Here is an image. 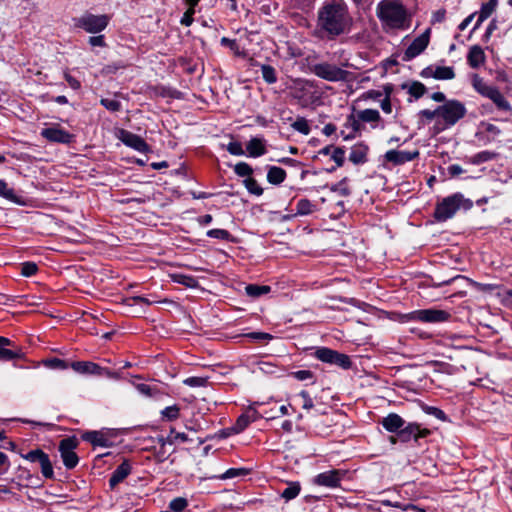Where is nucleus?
<instances>
[{"label":"nucleus","instance_id":"nucleus-51","mask_svg":"<svg viewBox=\"0 0 512 512\" xmlns=\"http://www.w3.org/2000/svg\"><path fill=\"white\" fill-rule=\"evenodd\" d=\"M38 267L34 262H24L21 264V275L30 277L36 274Z\"/></svg>","mask_w":512,"mask_h":512},{"label":"nucleus","instance_id":"nucleus-36","mask_svg":"<svg viewBox=\"0 0 512 512\" xmlns=\"http://www.w3.org/2000/svg\"><path fill=\"white\" fill-rule=\"evenodd\" d=\"M472 86L473 88L482 96H485L493 86L488 85L483 78H481L478 74H474L472 77Z\"/></svg>","mask_w":512,"mask_h":512},{"label":"nucleus","instance_id":"nucleus-46","mask_svg":"<svg viewBox=\"0 0 512 512\" xmlns=\"http://www.w3.org/2000/svg\"><path fill=\"white\" fill-rule=\"evenodd\" d=\"M234 172L240 177L248 178L253 173V169L249 164L245 162H239L234 166Z\"/></svg>","mask_w":512,"mask_h":512},{"label":"nucleus","instance_id":"nucleus-4","mask_svg":"<svg viewBox=\"0 0 512 512\" xmlns=\"http://www.w3.org/2000/svg\"><path fill=\"white\" fill-rule=\"evenodd\" d=\"M74 26L83 29L87 33L97 34L106 29L109 24L110 18L108 15H95L89 12L74 18Z\"/></svg>","mask_w":512,"mask_h":512},{"label":"nucleus","instance_id":"nucleus-43","mask_svg":"<svg viewBox=\"0 0 512 512\" xmlns=\"http://www.w3.org/2000/svg\"><path fill=\"white\" fill-rule=\"evenodd\" d=\"M188 506V501L184 497H177L170 501L169 509L173 512H182Z\"/></svg>","mask_w":512,"mask_h":512},{"label":"nucleus","instance_id":"nucleus-22","mask_svg":"<svg viewBox=\"0 0 512 512\" xmlns=\"http://www.w3.org/2000/svg\"><path fill=\"white\" fill-rule=\"evenodd\" d=\"M246 149L248 155L253 158L260 157L267 152L265 140L259 137L251 138L246 145Z\"/></svg>","mask_w":512,"mask_h":512},{"label":"nucleus","instance_id":"nucleus-55","mask_svg":"<svg viewBox=\"0 0 512 512\" xmlns=\"http://www.w3.org/2000/svg\"><path fill=\"white\" fill-rule=\"evenodd\" d=\"M136 390L146 396V397H152L155 395V391L156 389L151 387L150 385L148 384H144V383H137V384H134Z\"/></svg>","mask_w":512,"mask_h":512},{"label":"nucleus","instance_id":"nucleus-48","mask_svg":"<svg viewBox=\"0 0 512 512\" xmlns=\"http://www.w3.org/2000/svg\"><path fill=\"white\" fill-rule=\"evenodd\" d=\"M44 365L51 369L65 370L68 368V364L59 358H51L44 361Z\"/></svg>","mask_w":512,"mask_h":512},{"label":"nucleus","instance_id":"nucleus-41","mask_svg":"<svg viewBox=\"0 0 512 512\" xmlns=\"http://www.w3.org/2000/svg\"><path fill=\"white\" fill-rule=\"evenodd\" d=\"M244 185L251 194H254L256 196H260L263 194V189L260 187L258 182L252 177L246 178L244 180Z\"/></svg>","mask_w":512,"mask_h":512},{"label":"nucleus","instance_id":"nucleus-5","mask_svg":"<svg viewBox=\"0 0 512 512\" xmlns=\"http://www.w3.org/2000/svg\"><path fill=\"white\" fill-rule=\"evenodd\" d=\"M311 71L317 77L329 82L348 81L351 76L349 71L328 62L314 64Z\"/></svg>","mask_w":512,"mask_h":512},{"label":"nucleus","instance_id":"nucleus-16","mask_svg":"<svg viewBox=\"0 0 512 512\" xmlns=\"http://www.w3.org/2000/svg\"><path fill=\"white\" fill-rule=\"evenodd\" d=\"M119 139L128 147L135 149L138 152L144 153L148 151L147 143L138 135L133 134L126 130L120 131Z\"/></svg>","mask_w":512,"mask_h":512},{"label":"nucleus","instance_id":"nucleus-62","mask_svg":"<svg viewBox=\"0 0 512 512\" xmlns=\"http://www.w3.org/2000/svg\"><path fill=\"white\" fill-rule=\"evenodd\" d=\"M482 126L484 128V131L491 135L493 139L499 136L501 133L500 129L494 124L483 123Z\"/></svg>","mask_w":512,"mask_h":512},{"label":"nucleus","instance_id":"nucleus-58","mask_svg":"<svg viewBox=\"0 0 512 512\" xmlns=\"http://www.w3.org/2000/svg\"><path fill=\"white\" fill-rule=\"evenodd\" d=\"M207 380L202 377H189L184 380V384L190 387H201L206 384Z\"/></svg>","mask_w":512,"mask_h":512},{"label":"nucleus","instance_id":"nucleus-44","mask_svg":"<svg viewBox=\"0 0 512 512\" xmlns=\"http://www.w3.org/2000/svg\"><path fill=\"white\" fill-rule=\"evenodd\" d=\"M163 418L168 421L176 420L180 415V408L177 405L168 406L161 411Z\"/></svg>","mask_w":512,"mask_h":512},{"label":"nucleus","instance_id":"nucleus-9","mask_svg":"<svg viewBox=\"0 0 512 512\" xmlns=\"http://www.w3.org/2000/svg\"><path fill=\"white\" fill-rule=\"evenodd\" d=\"M21 457L32 463H39L42 475L47 479L53 478L54 471L52 463L49 459L48 454H46L41 449L31 450L26 454H22Z\"/></svg>","mask_w":512,"mask_h":512},{"label":"nucleus","instance_id":"nucleus-11","mask_svg":"<svg viewBox=\"0 0 512 512\" xmlns=\"http://www.w3.org/2000/svg\"><path fill=\"white\" fill-rule=\"evenodd\" d=\"M345 475L346 472L343 470L332 469L316 475L313 478V483L315 485L327 488H337L340 486V483Z\"/></svg>","mask_w":512,"mask_h":512},{"label":"nucleus","instance_id":"nucleus-60","mask_svg":"<svg viewBox=\"0 0 512 512\" xmlns=\"http://www.w3.org/2000/svg\"><path fill=\"white\" fill-rule=\"evenodd\" d=\"M126 302L128 305H135V304H145V305H151L153 301L149 300L148 298L142 297V296H133L128 299H126Z\"/></svg>","mask_w":512,"mask_h":512},{"label":"nucleus","instance_id":"nucleus-8","mask_svg":"<svg viewBox=\"0 0 512 512\" xmlns=\"http://www.w3.org/2000/svg\"><path fill=\"white\" fill-rule=\"evenodd\" d=\"M450 314L440 309H422L411 312L408 315L409 320L420 321L424 323H441L449 319Z\"/></svg>","mask_w":512,"mask_h":512},{"label":"nucleus","instance_id":"nucleus-56","mask_svg":"<svg viewBox=\"0 0 512 512\" xmlns=\"http://www.w3.org/2000/svg\"><path fill=\"white\" fill-rule=\"evenodd\" d=\"M227 151L230 154L236 155V156H242L245 153L244 150H243L242 144L240 142H237V141L230 142L227 145Z\"/></svg>","mask_w":512,"mask_h":512},{"label":"nucleus","instance_id":"nucleus-21","mask_svg":"<svg viewBox=\"0 0 512 512\" xmlns=\"http://www.w3.org/2000/svg\"><path fill=\"white\" fill-rule=\"evenodd\" d=\"M486 56L483 49L479 45H473L470 47L467 61L471 68H478L485 63Z\"/></svg>","mask_w":512,"mask_h":512},{"label":"nucleus","instance_id":"nucleus-38","mask_svg":"<svg viewBox=\"0 0 512 512\" xmlns=\"http://www.w3.org/2000/svg\"><path fill=\"white\" fill-rule=\"evenodd\" d=\"M495 156H496V154L494 152H491V151H481V152L473 155L470 158V163L476 164V165L477 164H481V163H484V162L492 160Z\"/></svg>","mask_w":512,"mask_h":512},{"label":"nucleus","instance_id":"nucleus-7","mask_svg":"<svg viewBox=\"0 0 512 512\" xmlns=\"http://www.w3.org/2000/svg\"><path fill=\"white\" fill-rule=\"evenodd\" d=\"M78 446V441L75 437L64 438L59 443V452L63 464L67 469H73L79 462V457L75 453Z\"/></svg>","mask_w":512,"mask_h":512},{"label":"nucleus","instance_id":"nucleus-31","mask_svg":"<svg viewBox=\"0 0 512 512\" xmlns=\"http://www.w3.org/2000/svg\"><path fill=\"white\" fill-rule=\"evenodd\" d=\"M316 210V205L309 199L302 198L296 203V214L297 215H309Z\"/></svg>","mask_w":512,"mask_h":512},{"label":"nucleus","instance_id":"nucleus-15","mask_svg":"<svg viewBox=\"0 0 512 512\" xmlns=\"http://www.w3.org/2000/svg\"><path fill=\"white\" fill-rule=\"evenodd\" d=\"M423 78H434L437 80H451L455 77L453 67L450 66H428L421 72Z\"/></svg>","mask_w":512,"mask_h":512},{"label":"nucleus","instance_id":"nucleus-1","mask_svg":"<svg viewBox=\"0 0 512 512\" xmlns=\"http://www.w3.org/2000/svg\"><path fill=\"white\" fill-rule=\"evenodd\" d=\"M353 19L344 0H326L317 13V26L329 39L348 33Z\"/></svg>","mask_w":512,"mask_h":512},{"label":"nucleus","instance_id":"nucleus-45","mask_svg":"<svg viewBox=\"0 0 512 512\" xmlns=\"http://www.w3.org/2000/svg\"><path fill=\"white\" fill-rule=\"evenodd\" d=\"M222 46H226L230 48V50L237 56L244 55L243 50L240 49V46L236 42V40L229 39L227 37H222L220 41Z\"/></svg>","mask_w":512,"mask_h":512},{"label":"nucleus","instance_id":"nucleus-30","mask_svg":"<svg viewBox=\"0 0 512 512\" xmlns=\"http://www.w3.org/2000/svg\"><path fill=\"white\" fill-rule=\"evenodd\" d=\"M188 440H189V438H188L187 434L182 433V432H176L175 429H173V428L170 430V433L167 436V438L159 439L162 446H164L165 444L173 445L177 442L184 443V442H187Z\"/></svg>","mask_w":512,"mask_h":512},{"label":"nucleus","instance_id":"nucleus-37","mask_svg":"<svg viewBox=\"0 0 512 512\" xmlns=\"http://www.w3.org/2000/svg\"><path fill=\"white\" fill-rule=\"evenodd\" d=\"M335 353V350L323 347L316 350L315 357L322 362L332 364Z\"/></svg>","mask_w":512,"mask_h":512},{"label":"nucleus","instance_id":"nucleus-17","mask_svg":"<svg viewBox=\"0 0 512 512\" xmlns=\"http://www.w3.org/2000/svg\"><path fill=\"white\" fill-rule=\"evenodd\" d=\"M419 156V151H399L389 150L385 153V159L395 165H401L410 162Z\"/></svg>","mask_w":512,"mask_h":512},{"label":"nucleus","instance_id":"nucleus-26","mask_svg":"<svg viewBox=\"0 0 512 512\" xmlns=\"http://www.w3.org/2000/svg\"><path fill=\"white\" fill-rule=\"evenodd\" d=\"M368 148L364 145H355L349 154V160L354 164H362L367 161Z\"/></svg>","mask_w":512,"mask_h":512},{"label":"nucleus","instance_id":"nucleus-53","mask_svg":"<svg viewBox=\"0 0 512 512\" xmlns=\"http://www.w3.org/2000/svg\"><path fill=\"white\" fill-rule=\"evenodd\" d=\"M207 236L211 238H216L220 240H229L231 234L225 229H211L207 231Z\"/></svg>","mask_w":512,"mask_h":512},{"label":"nucleus","instance_id":"nucleus-49","mask_svg":"<svg viewBox=\"0 0 512 512\" xmlns=\"http://www.w3.org/2000/svg\"><path fill=\"white\" fill-rule=\"evenodd\" d=\"M384 90H385V98L381 101L380 106H381V109L383 110V112L390 114L392 112V105H391V101H390V94H391L392 89L390 86H385Z\"/></svg>","mask_w":512,"mask_h":512},{"label":"nucleus","instance_id":"nucleus-2","mask_svg":"<svg viewBox=\"0 0 512 512\" xmlns=\"http://www.w3.org/2000/svg\"><path fill=\"white\" fill-rule=\"evenodd\" d=\"M376 14L385 28L403 30L409 27L407 11L397 0H382L377 4Z\"/></svg>","mask_w":512,"mask_h":512},{"label":"nucleus","instance_id":"nucleus-50","mask_svg":"<svg viewBox=\"0 0 512 512\" xmlns=\"http://www.w3.org/2000/svg\"><path fill=\"white\" fill-rule=\"evenodd\" d=\"M251 423L252 422L249 420L248 416L242 414L238 417L233 429L235 433H240L244 431Z\"/></svg>","mask_w":512,"mask_h":512},{"label":"nucleus","instance_id":"nucleus-34","mask_svg":"<svg viewBox=\"0 0 512 512\" xmlns=\"http://www.w3.org/2000/svg\"><path fill=\"white\" fill-rule=\"evenodd\" d=\"M301 491V486L299 482H291L288 486L281 492V497L286 501H290L296 498Z\"/></svg>","mask_w":512,"mask_h":512},{"label":"nucleus","instance_id":"nucleus-57","mask_svg":"<svg viewBox=\"0 0 512 512\" xmlns=\"http://www.w3.org/2000/svg\"><path fill=\"white\" fill-rule=\"evenodd\" d=\"M302 400V408L310 410L314 407L313 400L307 391H301L298 395Z\"/></svg>","mask_w":512,"mask_h":512},{"label":"nucleus","instance_id":"nucleus-18","mask_svg":"<svg viewBox=\"0 0 512 512\" xmlns=\"http://www.w3.org/2000/svg\"><path fill=\"white\" fill-rule=\"evenodd\" d=\"M71 368L81 374L103 375L105 368L90 361H76L71 364Z\"/></svg>","mask_w":512,"mask_h":512},{"label":"nucleus","instance_id":"nucleus-33","mask_svg":"<svg viewBox=\"0 0 512 512\" xmlns=\"http://www.w3.org/2000/svg\"><path fill=\"white\" fill-rule=\"evenodd\" d=\"M402 88L403 89L407 88L408 93L411 96H413L415 99H419L420 97H422L427 90L425 85L419 81H413L409 85H403Z\"/></svg>","mask_w":512,"mask_h":512},{"label":"nucleus","instance_id":"nucleus-32","mask_svg":"<svg viewBox=\"0 0 512 512\" xmlns=\"http://www.w3.org/2000/svg\"><path fill=\"white\" fill-rule=\"evenodd\" d=\"M246 294L252 298H258L271 291V287L268 285H256L250 284L245 287Z\"/></svg>","mask_w":512,"mask_h":512},{"label":"nucleus","instance_id":"nucleus-10","mask_svg":"<svg viewBox=\"0 0 512 512\" xmlns=\"http://www.w3.org/2000/svg\"><path fill=\"white\" fill-rule=\"evenodd\" d=\"M114 436L112 430L103 429L99 431H86L82 434V439L94 447L109 448L113 446L112 439Z\"/></svg>","mask_w":512,"mask_h":512},{"label":"nucleus","instance_id":"nucleus-39","mask_svg":"<svg viewBox=\"0 0 512 512\" xmlns=\"http://www.w3.org/2000/svg\"><path fill=\"white\" fill-rule=\"evenodd\" d=\"M261 73H262L263 79L268 84H273L277 81L276 71L271 65H262Z\"/></svg>","mask_w":512,"mask_h":512},{"label":"nucleus","instance_id":"nucleus-12","mask_svg":"<svg viewBox=\"0 0 512 512\" xmlns=\"http://www.w3.org/2000/svg\"><path fill=\"white\" fill-rule=\"evenodd\" d=\"M430 41V30L427 29L416 37L404 52L403 60L410 61L420 55L428 46Z\"/></svg>","mask_w":512,"mask_h":512},{"label":"nucleus","instance_id":"nucleus-13","mask_svg":"<svg viewBox=\"0 0 512 512\" xmlns=\"http://www.w3.org/2000/svg\"><path fill=\"white\" fill-rule=\"evenodd\" d=\"M430 435V430L427 428H421L416 423H409L407 426L402 427L398 432V437L403 442H408L411 439L418 441L420 438H425Z\"/></svg>","mask_w":512,"mask_h":512},{"label":"nucleus","instance_id":"nucleus-47","mask_svg":"<svg viewBox=\"0 0 512 512\" xmlns=\"http://www.w3.org/2000/svg\"><path fill=\"white\" fill-rule=\"evenodd\" d=\"M292 127L294 130H296L304 135H308L310 133V127L305 118H297L292 123Z\"/></svg>","mask_w":512,"mask_h":512},{"label":"nucleus","instance_id":"nucleus-42","mask_svg":"<svg viewBox=\"0 0 512 512\" xmlns=\"http://www.w3.org/2000/svg\"><path fill=\"white\" fill-rule=\"evenodd\" d=\"M332 364H335L343 369H349L352 365V362L348 355L336 351Z\"/></svg>","mask_w":512,"mask_h":512},{"label":"nucleus","instance_id":"nucleus-24","mask_svg":"<svg viewBox=\"0 0 512 512\" xmlns=\"http://www.w3.org/2000/svg\"><path fill=\"white\" fill-rule=\"evenodd\" d=\"M497 6H498V0H488V2L483 3L481 5L478 19L476 21L474 30L479 28L480 25L494 13Z\"/></svg>","mask_w":512,"mask_h":512},{"label":"nucleus","instance_id":"nucleus-40","mask_svg":"<svg viewBox=\"0 0 512 512\" xmlns=\"http://www.w3.org/2000/svg\"><path fill=\"white\" fill-rule=\"evenodd\" d=\"M381 505L396 507V508H399V509H401L403 511H408V510L411 509V510H415V511H418V512H425L424 509L419 508V507H417V506H415L413 504H406V505H404L401 502H394L393 503V502H391L389 500H382L381 501Z\"/></svg>","mask_w":512,"mask_h":512},{"label":"nucleus","instance_id":"nucleus-3","mask_svg":"<svg viewBox=\"0 0 512 512\" xmlns=\"http://www.w3.org/2000/svg\"><path fill=\"white\" fill-rule=\"evenodd\" d=\"M470 208L472 203L466 200L461 193H455L444 198L437 204L434 217L437 221L443 222L452 218L460 207Z\"/></svg>","mask_w":512,"mask_h":512},{"label":"nucleus","instance_id":"nucleus-35","mask_svg":"<svg viewBox=\"0 0 512 512\" xmlns=\"http://www.w3.org/2000/svg\"><path fill=\"white\" fill-rule=\"evenodd\" d=\"M359 120L366 123L377 122L380 120V113L375 109H364L357 114Z\"/></svg>","mask_w":512,"mask_h":512},{"label":"nucleus","instance_id":"nucleus-28","mask_svg":"<svg viewBox=\"0 0 512 512\" xmlns=\"http://www.w3.org/2000/svg\"><path fill=\"white\" fill-rule=\"evenodd\" d=\"M286 178V171L277 166H271L268 169L267 180L269 183L278 185L281 184Z\"/></svg>","mask_w":512,"mask_h":512},{"label":"nucleus","instance_id":"nucleus-19","mask_svg":"<svg viewBox=\"0 0 512 512\" xmlns=\"http://www.w3.org/2000/svg\"><path fill=\"white\" fill-rule=\"evenodd\" d=\"M13 345V342L6 337L0 336V360L1 361H10L13 359H20L23 356V353L20 349L11 350L8 349V346Z\"/></svg>","mask_w":512,"mask_h":512},{"label":"nucleus","instance_id":"nucleus-23","mask_svg":"<svg viewBox=\"0 0 512 512\" xmlns=\"http://www.w3.org/2000/svg\"><path fill=\"white\" fill-rule=\"evenodd\" d=\"M484 97L489 98L500 110L510 111L511 105L500 92V90L493 86Z\"/></svg>","mask_w":512,"mask_h":512},{"label":"nucleus","instance_id":"nucleus-59","mask_svg":"<svg viewBox=\"0 0 512 512\" xmlns=\"http://www.w3.org/2000/svg\"><path fill=\"white\" fill-rule=\"evenodd\" d=\"M195 13V9L189 7L187 11L183 14L180 23L184 26H190L193 22V15Z\"/></svg>","mask_w":512,"mask_h":512},{"label":"nucleus","instance_id":"nucleus-29","mask_svg":"<svg viewBox=\"0 0 512 512\" xmlns=\"http://www.w3.org/2000/svg\"><path fill=\"white\" fill-rule=\"evenodd\" d=\"M0 196L16 204L23 203L21 198L16 195L15 191L2 179H0Z\"/></svg>","mask_w":512,"mask_h":512},{"label":"nucleus","instance_id":"nucleus-27","mask_svg":"<svg viewBox=\"0 0 512 512\" xmlns=\"http://www.w3.org/2000/svg\"><path fill=\"white\" fill-rule=\"evenodd\" d=\"M169 277L171 278V280L173 282L181 284L188 288H195L198 286L197 279L190 275H186V274H182V273H172V274H169Z\"/></svg>","mask_w":512,"mask_h":512},{"label":"nucleus","instance_id":"nucleus-52","mask_svg":"<svg viewBox=\"0 0 512 512\" xmlns=\"http://www.w3.org/2000/svg\"><path fill=\"white\" fill-rule=\"evenodd\" d=\"M100 103L111 112H117L121 109V103L115 99L102 98Z\"/></svg>","mask_w":512,"mask_h":512},{"label":"nucleus","instance_id":"nucleus-64","mask_svg":"<svg viewBox=\"0 0 512 512\" xmlns=\"http://www.w3.org/2000/svg\"><path fill=\"white\" fill-rule=\"evenodd\" d=\"M446 18V10L444 8L438 9L437 11L433 12L432 14V23H441Z\"/></svg>","mask_w":512,"mask_h":512},{"label":"nucleus","instance_id":"nucleus-25","mask_svg":"<svg viewBox=\"0 0 512 512\" xmlns=\"http://www.w3.org/2000/svg\"><path fill=\"white\" fill-rule=\"evenodd\" d=\"M383 427L389 432H399L404 426V420L396 413H390L382 420Z\"/></svg>","mask_w":512,"mask_h":512},{"label":"nucleus","instance_id":"nucleus-54","mask_svg":"<svg viewBox=\"0 0 512 512\" xmlns=\"http://www.w3.org/2000/svg\"><path fill=\"white\" fill-rule=\"evenodd\" d=\"M331 158L335 161L338 167H341L344 164L345 160V151L343 148L336 147L333 149L331 153Z\"/></svg>","mask_w":512,"mask_h":512},{"label":"nucleus","instance_id":"nucleus-14","mask_svg":"<svg viewBox=\"0 0 512 512\" xmlns=\"http://www.w3.org/2000/svg\"><path fill=\"white\" fill-rule=\"evenodd\" d=\"M41 136L50 142L68 144L72 141L73 135L59 126L44 128Z\"/></svg>","mask_w":512,"mask_h":512},{"label":"nucleus","instance_id":"nucleus-63","mask_svg":"<svg viewBox=\"0 0 512 512\" xmlns=\"http://www.w3.org/2000/svg\"><path fill=\"white\" fill-rule=\"evenodd\" d=\"M291 375L299 380V381H305V380H308V379H311L312 378V372L309 371V370H299V371H295V372H292Z\"/></svg>","mask_w":512,"mask_h":512},{"label":"nucleus","instance_id":"nucleus-61","mask_svg":"<svg viewBox=\"0 0 512 512\" xmlns=\"http://www.w3.org/2000/svg\"><path fill=\"white\" fill-rule=\"evenodd\" d=\"M347 178L342 179L337 185L331 188L332 191H338L343 196H348L350 190L346 187Z\"/></svg>","mask_w":512,"mask_h":512},{"label":"nucleus","instance_id":"nucleus-6","mask_svg":"<svg viewBox=\"0 0 512 512\" xmlns=\"http://www.w3.org/2000/svg\"><path fill=\"white\" fill-rule=\"evenodd\" d=\"M439 118L442 119L445 128L455 125L460 119L466 115V108L463 103L458 100L446 101L438 107Z\"/></svg>","mask_w":512,"mask_h":512},{"label":"nucleus","instance_id":"nucleus-20","mask_svg":"<svg viewBox=\"0 0 512 512\" xmlns=\"http://www.w3.org/2000/svg\"><path fill=\"white\" fill-rule=\"evenodd\" d=\"M131 465L127 460H124L111 474L109 479V485L113 489L121 483L130 473H131Z\"/></svg>","mask_w":512,"mask_h":512}]
</instances>
